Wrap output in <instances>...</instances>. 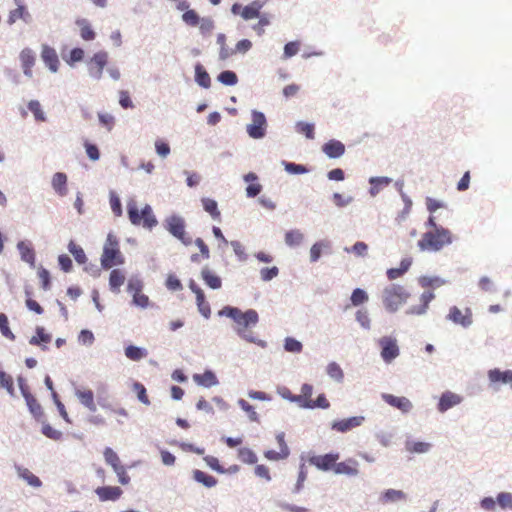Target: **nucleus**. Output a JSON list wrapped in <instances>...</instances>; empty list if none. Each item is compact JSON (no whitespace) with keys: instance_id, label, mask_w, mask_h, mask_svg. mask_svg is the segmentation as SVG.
<instances>
[{"instance_id":"obj_35","label":"nucleus","mask_w":512,"mask_h":512,"mask_svg":"<svg viewBox=\"0 0 512 512\" xmlns=\"http://www.w3.org/2000/svg\"><path fill=\"white\" fill-rule=\"evenodd\" d=\"M75 23L80 28V36L83 40L92 41L95 39L96 33L87 19L80 18L77 19Z\"/></svg>"},{"instance_id":"obj_3","label":"nucleus","mask_w":512,"mask_h":512,"mask_svg":"<svg viewBox=\"0 0 512 512\" xmlns=\"http://www.w3.org/2000/svg\"><path fill=\"white\" fill-rule=\"evenodd\" d=\"M410 293L399 284H391L383 289L382 301L385 309L390 313H395L407 302Z\"/></svg>"},{"instance_id":"obj_31","label":"nucleus","mask_w":512,"mask_h":512,"mask_svg":"<svg viewBox=\"0 0 512 512\" xmlns=\"http://www.w3.org/2000/svg\"><path fill=\"white\" fill-rule=\"evenodd\" d=\"M405 449L412 454H427L431 451L432 444L429 442L407 440L405 442Z\"/></svg>"},{"instance_id":"obj_10","label":"nucleus","mask_w":512,"mask_h":512,"mask_svg":"<svg viewBox=\"0 0 512 512\" xmlns=\"http://www.w3.org/2000/svg\"><path fill=\"white\" fill-rule=\"evenodd\" d=\"M107 62L108 53L106 51H99L95 53L88 62V72L90 77L95 80H100Z\"/></svg>"},{"instance_id":"obj_49","label":"nucleus","mask_w":512,"mask_h":512,"mask_svg":"<svg viewBox=\"0 0 512 512\" xmlns=\"http://www.w3.org/2000/svg\"><path fill=\"white\" fill-rule=\"evenodd\" d=\"M237 404L240 406V408L246 412L248 419L252 422H259V415L255 411L254 406H252L249 402L246 400L240 398L237 400Z\"/></svg>"},{"instance_id":"obj_36","label":"nucleus","mask_w":512,"mask_h":512,"mask_svg":"<svg viewBox=\"0 0 512 512\" xmlns=\"http://www.w3.org/2000/svg\"><path fill=\"white\" fill-rule=\"evenodd\" d=\"M193 479L206 488H213L217 485V479L201 470L195 469L192 472Z\"/></svg>"},{"instance_id":"obj_62","label":"nucleus","mask_w":512,"mask_h":512,"mask_svg":"<svg viewBox=\"0 0 512 512\" xmlns=\"http://www.w3.org/2000/svg\"><path fill=\"white\" fill-rule=\"evenodd\" d=\"M200 18L201 17L197 14V12L192 9L187 10L182 14L183 22L192 27L198 26Z\"/></svg>"},{"instance_id":"obj_5","label":"nucleus","mask_w":512,"mask_h":512,"mask_svg":"<svg viewBox=\"0 0 512 512\" xmlns=\"http://www.w3.org/2000/svg\"><path fill=\"white\" fill-rule=\"evenodd\" d=\"M100 260L103 269L124 264V257L119 250L117 238L111 233L107 236Z\"/></svg>"},{"instance_id":"obj_12","label":"nucleus","mask_w":512,"mask_h":512,"mask_svg":"<svg viewBox=\"0 0 512 512\" xmlns=\"http://www.w3.org/2000/svg\"><path fill=\"white\" fill-rule=\"evenodd\" d=\"M365 421L364 416H352L345 419L331 422V429L340 433H347L354 428L360 427Z\"/></svg>"},{"instance_id":"obj_2","label":"nucleus","mask_w":512,"mask_h":512,"mask_svg":"<svg viewBox=\"0 0 512 512\" xmlns=\"http://www.w3.org/2000/svg\"><path fill=\"white\" fill-rule=\"evenodd\" d=\"M453 242V236L448 228H437V231H427L418 241L422 251L438 252Z\"/></svg>"},{"instance_id":"obj_42","label":"nucleus","mask_w":512,"mask_h":512,"mask_svg":"<svg viewBox=\"0 0 512 512\" xmlns=\"http://www.w3.org/2000/svg\"><path fill=\"white\" fill-rule=\"evenodd\" d=\"M125 356L132 361H139L145 358L148 354L147 350L143 347L129 345L125 348Z\"/></svg>"},{"instance_id":"obj_14","label":"nucleus","mask_w":512,"mask_h":512,"mask_svg":"<svg viewBox=\"0 0 512 512\" xmlns=\"http://www.w3.org/2000/svg\"><path fill=\"white\" fill-rule=\"evenodd\" d=\"M463 401V397L451 392L445 391L441 394L437 405V410L440 413H445L449 409L459 405Z\"/></svg>"},{"instance_id":"obj_28","label":"nucleus","mask_w":512,"mask_h":512,"mask_svg":"<svg viewBox=\"0 0 512 512\" xmlns=\"http://www.w3.org/2000/svg\"><path fill=\"white\" fill-rule=\"evenodd\" d=\"M17 249L20 253V258L23 262L29 264L31 268H35V251L25 241H19L17 243Z\"/></svg>"},{"instance_id":"obj_55","label":"nucleus","mask_w":512,"mask_h":512,"mask_svg":"<svg viewBox=\"0 0 512 512\" xmlns=\"http://www.w3.org/2000/svg\"><path fill=\"white\" fill-rule=\"evenodd\" d=\"M284 349L290 353H300L303 349V345L293 337H286L284 340Z\"/></svg>"},{"instance_id":"obj_15","label":"nucleus","mask_w":512,"mask_h":512,"mask_svg":"<svg viewBox=\"0 0 512 512\" xmlns=\"http://www.w3.org/2000/svg\"><path fill=\"white\" fill-rule=\"evenodd\" d=\"M381 397L388 405L400 410L402 413H409L413 409L412 402L404 396L398 397L392 394L383 393Z\"/></svg>"},{"instance_id":"obj_34","label":"nucleus","mask_w":512,"mask_h":512,"mask_svg":"<svg viewBox=\"0 0 512 512\" xmlns=\"http://www.w3.org/2000/svg\"><path fill=\"white\" fill-rule=\"evenodd\" d=\"M304 241V234L299 229H292L285 233L284 242L290 248L300 246Z\"/></svg>"},{"instance_id":"obj_54","label":"nucleus","mask_w":512,"mask_h":512,"mask_svg":"<svg viewBox=\"0 0 512 512\" xmlns=\"http://www.w3.org/2000/svg\"><path fill=\"white\" fill-rule=\"evenodd\" d=\"M296 132L299 134H304L308 139H314V124L307 123L303 121H299L296 123Z\"/></svg>"},{"instance_id":"obj_6","label":"nucleus","mask_w":512,"mask_h":512,"mask_svg":"<svg viewBox=\"0 0 512 512\" xmlns=\"http://www.w3.org/2000/svg\"><path fill=\"white\" fill-rule=\"evenodd\" d=\"M163 227L177 240H179L183 245L189 246L192 244V238L189 236L186 231V222L185 219L178 214H172L166 217L163 221Z\"/></svg>"},{"instance_id":"obj_43","label":"nucleus","mask_w":512,"mask_h":512,"mask_svg":"<svg viewBox=\"0 0 512 512\" xmlns=\"http://www.w3.org/2000/svg\"><path fill=\"white\" fill-rule=\"evenodd\" d=\"M67 248L78 264H85L87 262V257L83 248L77 245L74 241L71 240L68 243Z\"/></svg>"},{"instance_id":"obj_58","label":"nucleus","mask_w":512,"mask_h":512,"mask_svg":"<svg viewBox=\"0 0 512 512\" xmlns=\"http://www.w3.org/2000/svg\"><path fill=\"white\" fill-rule=\"evenodd\" d=\"M199 30L203 36L209 35L215 28V22L210 17H202L199 22Z\"/></svg>"},{"instance_id":"obj_45","label":"nucleus","mask_w":512,"mask_h":512,"mask_svg":"<svg viewBox=\"0 0 512 512\" xmlns=\"http://www.w3.org/2000/svg\"><path fill=\"white\" fill-rule=\"evenodd\" d=\"M103 456L106 464L110 465L113 470L123 465L117 453L110 447L105 448Z\"/></svg>"},{"instance_id":"obj_51","label":"nucleus","mask_w":512,"mask_h":512,"mask_svg":"<svg viewBox=\"0 0 512 512\" xmlns=\"http://www.w3.org/2000/svg\"><path fill=\"white\" fill-rule=\"evenodd\" d=\"M203 209L211 215L213 219H216L220 216V212L218 210V204L215 200L210 198H202L201 200Z\"/></svg>"},{"instance_id":"obj_59","label":"nucleus","mask_w":512,"mask_h":512,"mask_svg":"<svg viewBox=\"0 0 512 512\" xmlns=\"http://www.w3.org/2000/svg\"><path fill=\"white\" fill-rule=\"evenodd\" d=\"M350 300L352 305L359 306L368 301V294L363 289L356 288L353 290Z\"/></svg>"},{"instance_id":"obj_19","label":"nucleus","mask_w":512,"mask_h":512,"mask_svg":"<svg viewBox=\"0 0 512 512\" xmlns=\"http://www.w3.org/2000/svg\"><path fill=\"white\" fill-rule=\"evenodd\" d=\"M323 153L330 159L340 158L345 153V145L335 139H331L322 146Z\"/></svg>"},{"instance_id":"obj_24","label":"nucleus","mask_w":512,"mask_h":512,"mask_svg":"<svg viewBox=\"0 0 512 512\" xmlns=\"http://www.w3.org/2000/svg\"><path fill=\"white\" fill-rule=\"evenodd\" d=\"M267 3V0H254L250 4L243 7L241 17L244 20H251L260 17V10Z\"/></svg>"},{"instance_id":"obj_64","label":"nucleus","mask_w":512,"mask_h":512,"mask_svg":"<svg viewBox=\"0 0 512 512\" xmlns=\"http://www.w3.org/2000/svg\"><path fill=\"white\" fill-rule=\"evenodd\" d=\"M143 289V282L142 280L137 277L133 276L129 279L128 285H127V291L133 295L141 292Z\"/></svg>"},{"instance_id":"obj_23","label":"nucleus","mask_w":512,"mask_h":512,"mask_svg":"<svg viewBox=\"0 0 512 512\" xmlns=\"http://www.w3.org/2000/svg\"><path fill=\"white\" fill-rule=\"evenodd\" d=\"M357 465L358 462L352 458L343 462H336L334 465V473L338 475L357 476L359 473Z\"/></svg>"},{"instance_id":"obj_38","label":"nucleus","mask_w":512,"mask_h":512,"mask_svg":"<svg viewBox=\"0 0 512 512\" xmlns=\"http://www.w3.org/2000/svg\"><path fill=\"white\" fill-rule=\"evenodd\" d=\"M406 498V493H404L402 490L396 489H387L381 495V501L383 503H397L400 501H405Z\"/></svg>"},{"instance_id":"obj_26","label":"nucleus","mask_w":512,"mask_h":512,"mask_svg":"<svg viewBox=\"0 0 512 512\" xmlns=\"http://www.w3.org/2000/svg\"><path fill=\"white\" fill-rule=\"evenodd\" d=\"M52 339V335L45 332V328L37 326L35 328V335L29 339V344L33 346H39L42 350H47L46 344Z\"/></svg>"},{"instance_id":"obj_13","label":"nucleus","mask_w":512,"mask_h":512,"mask_svg":"<svg viewBox=\"0 0 512 512\" xmlns=\"http://www.w3.org/2000/svg\"><path fill=\"white\" fill-rule=\"evenodd\" d=\"M332 253V242L328 239L316 241L309 250V261L316 263L322 255H330Z\"/></svg>"},{"instance_id":"obj_39","label":"nucleus","mask_w":512,"mask_h":512,"mask_svg":"<svg viewBox=\"0 0 512 512\" xmlns=\"http://www.w3.org/2000/svg\"><path fill=\"white\" fill-rule=\"evenodd\" d=\"M418 283L423 288H439L448 283V281L439 276H421Z\"/></svg>"},{"instance_id":"obj_27","label":"nucleus","mask_w":512,"mask_h":512,"mask_svg":"<svg viewBox=\"0 0 512 512\" xmlns=\"http://www.w3.org/2000/svg\"><path fill=\"white\" fill-rule=\"evenodd\" d=\"M14 468L18 477L26 481L28 485L34 488H39L42 486V481L40 478L34 475L29 469L20 465H15Z\"/></svg>"},{"instance_id":"obj_32","label":"nucleus","mask_w":512,"mask_h":512,"mask_svg":"<svg viewBox=\"0 0 512 512\" xmlns=\"http://www.w3.org/2000/svg\"><path fill=\"white\" fill-rule=\"evenodd\" d=\"M195 82L202 88L208 89L211 86V78L204 66L201 63H196L195 67Z\"/></svg>"},{"instance_id":"obj_37","label":"nucleus","mask_w":512,"mask_h":512,"mask_svg":"<svg viewBox=\"0 0 512 512\" xmlns=\"http://www.w3.org/2000/svg\"><path fill=\"white\" fill-rule=\"evenodd\" d=\"M125 282V275L120 269H113L109 276V287L114 293L120 292V287Z\"/></svg>"},{"instance_id":"obj_33","label":"nucleus","mask_w":512,"mask_h":512,"mask_svg":"<svg viewBox=\"0 0 512 512\" xmlns=\"http://www.w3.org/2000/svg\"><path fill=\"white\" fill-rule=\"evenodd\" d=\"M18 19L23 20L25 23H29L31 20V15L27 10L26 6L17 7L14 10L9 12L7 23L9 25H13Z\"/></svg>"},{"instance_id":"obj_63","label":"nucleus","mask_w":512,"mask_h":512,"mask_svg":"<svg viewBox=\"0 0 512 512\" xmlns=\"http://www.w3.org/2000/svg\"><path fill=\"white\" fill-rule=\"evenodd\" d=\"M279 274V268L277 266L264 267L260 269V278L264 282H269Z\"/></svg>"},{"instance_id":"obj_1","label":"nucleus","mask_w":512,"mask_h":512,"mask_svg":"<svg viewBox=\"0 0 512 512\" xmlns=\"http://www.w3.org/2000/svg\"><path fill=\"white\" fill-rule=\"evenodd\" d=\"M218 316L232 319L235 323L233 330L241 339L254 343L261 348H266L267 342L258 339L252 331L248 330L249 327L256 326L259 321V315L256 310L248 309L243 312L238 307L227 305L218 311Z\"/></svg>"},{"instance_id":"obj_16","label":"nucleus","mask_w":512,"mask_h":512,"mask_svg":"<svg viewBox=\"0 0 512 512\" xmlns=\"http://www.w3.org/2000/svg\"><path fill=\"white\" fill-rule=\"evenodd\" d=\"M41 59L52 73L58 71L59 58L54 48L46 44L42 45Z\"/></svg>"},{"instance_id":"obj_25","label":"nucleus","mask_w":512,"mask_h":512,"mask_svg":"<svg viewBox=\"0 0 512 512\" xmlns=\"http://www.w3.org/2000/svg\"><path fill=\"white\" fill-rule=\"evenodd\" d=\"M193 380L197 385L205 388H211L219 384V380L212 370H205L203 374H194Z\"/></svg>"},{"instance_id":"obj_9","label":"nucleus","mask_w":512,"mask_h":512,"mask_svg":"<svg viewBox=\"0 0 512 512\" xmlns=\"http://www.w3.org/2000/svg\"><path fill=\"white\" fill-rule=\"evenodd\" d=\"M380 347V356L386 364L392 363L400 354L397 339L392 336H383L377 340Z\"/></svg>"},{"instance_id":"obj_50","label":"nucleus","mask_w":512,"mask_h":512,"mask_svg":"<svg viewBox=\"0 0 512 512\" xmlns=\"http://www.w3.org/2000/svg\"><path fill=\"white\" fill-rule=\"evenodd\" d=\"M496 503L502 510H512V493L500 492L496 496Z\"/></svg>"},{"instance_id":"obj_57","label":"nucleus","mask_w":512,"mask_h":512,"mask_svg":"<svg viewBox=\"0 0 512 512\" xmlns=\"http://www.w3.org/2000/svg\"><path fill=\"white\" fill-rule=\"evenodd\" d=\"M305 409H314V408H321V409H328L330 407V403L327 400L325 394H320L317 396V398L310 403H306Z\"/></svg>"},{"instance_id":"obj_7","label":"nucleus","mask_w":512,"mask_h":512,"mask_svg":"<svg viewBox=\"0 0 512 512\" xmlns=\"http://www.w3.org/2000/svg\"><path fill=\"white\" fill-rule=\"evenodd\" d=\"M267 119L263 112L253 109L251 111V122L246 126L248 136L255 140L263 139L267 133Z\"/></svg>"},{"instance_id":"obj_21","label":"nucleus","mask_w":512,"mask_h":512,"mask_svg":"<svg viewBox=\"0 0 512 512\" xmlns=\"http://www.w3.org/2000/svg\"><path fill=\"white\" fill-rule=\"evenodd\" d=\"M200 274L201 279L210 289L218 290L222 287V279L208 265L201 269Z\"/></svg>"},{"instance_id":"obj_44","label":"nucleus","mask_w":512,"mask_h":512,"mask_svg":"<svg viewBox=\"0 0 512 512\" xmlns=\"http://www.w3.org/2000/svg\"><path fill=\"white\" fill-rule=\"evenodd\" d=\"M326 372L327 375L337 383L343 382L344 372L338 363L330 362L326 367Z\"/></svg>"},{"instance_id":"obj_40","label":"nucleus","mask_w":512,"mask_h":512,"mask_svg":"<svg viewBox=\"0 0 512 512\" xmlns=\"http://www.w3.org/2000/svg\"><path fill=\"white\" fill-rule=\"evenodd\" d=\"M412 264V259L411 258H404L402 259L401 263H400V267L398 268H390L387 270V277L390 279V280H394L400 276H402L404 273H406L410 266Z\"/></svg>"},{"instance_id":"obj_11","label":"nucleus","mask_w":512,"mask_h":512,"mask_svg":"<svg viewBox=\"0 0 512 512\" xmlns=\"http://www.w3.org/2000/svg\"><path fill=\"white\" fill-rule=\"evenodd\" d=\"M340 458L339 453H327L325 455H313L309 458V463L321 471L334 470V465Z\"/></svg>"},{"instance_id":"obj_30","label":"nucleus","mask_w":512,"mask_h":512,"mask_svg":"<svg viewBox=\"0 0 512 512\" xmlns=\"http://www.w3.org/2000/svg\"><path fill=\"white\" fill-rule=\"evenodd\" d=\"M368 182L371 185L369 194L375 197L379 194L382 187L388 186L392 182V178L387 176H372L369 178Z\"/></svg>"},{"instance_id":"obj_46","label":"nucleus","mask_w":512,"mask_h":512,"mask_svg":"<svg viewBox=\"0 0 512 512\" xmlns=\"http://www.w3.org/2000/svg\"><path fill=\"white\" fill-rule=\"evenodd\" d=\"M284 170L292 175L306 174L309 169L303 164H297L295 162L282 161Z\"/></svg>"},{"instance_id":"obj_4","label":"nucleus","mask_w":512,"mask_h":512,"mask_svg":"<svg viewBox=\"0 0 512 512\" xmlns=\"http://www.w3.org/2000/svg\"><path fill=\"white\" fill-rule=\"evenodd\" d=\"M127 214L130 222L136 226L142 223L144 228L151 230L158 224V221L153 214L152 207L148 204H146L142 208L141 212H139L135 201L131 200L127 204Z\"/></svg>"},{"instance_id":"obj_8","label":"nucleus","mask_w":512,"mask_h":512,"mask_svg":"<svg viewBox=\"0 0 512 512\" xmlns=\"http://www.w3.org/2000/svg\"><path fill=\"white\" fill-rule=\"evenodd\" d=\"M488 387L493 392H499L502 385L512 389V370L492 368L487 371Z\"/></svg>"},{"instance_id":"obj_17","label":"nucleus","mask_w":512,"mask_h":512,"mask_svg":"<svg viewBox=\"0 0 512 512\" xmlns=\"http://www.w3.org/2000/svg\"><path fill=\"white\" fill-rule=\"evenodd\" d=\"M447 319L464 328L470 327L473 322L470 309H466V315H463L461 310L456 306L450 308Z\"/></svg>"},{"instance_id":"obj_18","label":"nucleus","mask_w":512,"mask_h":512,"mask_svg":"<svg viewBox=\"0 0 512 512\" xmlns=\"http://www.w3.org/2000/svg\"><path fill=\"white\" fill-rule=\"evenodd\" d=\"M435 298V294L431 291H425L420 296L421 304L418 306H411L406 310L407 315H424L426 314L429 303Z\"/></svg>"},{"instance_id":"obj_48","label":"nucleus","mask_w":512,"mask_h":512,"mask_svg":"<svg viewBox=\"0 0 512 512\" xmlns=\"http://www.w3.org/2000/svg\"><path fill=\"white\" fill-rule=\"evenodd\" d=\"M217 80L226 86H234L238 82V77L235 72L231 70H224L217 76Z\"/></svg>"},{"instance_id":"obj_61","label":"nucleus","mask_w":512,"mask_h":512,"mask_svg":"<svg viewBox=\"0 0 512 512\" xmlns=\"http://www.w3.org/2000/svg\"><path fill=\"white\" fill-rule=\"evenodd\" d=\"M22 67H33L35 64V55L29 48H25L20 53Z\"/></svg>"},{"instance_id":"obj_29","label":"nucleus","mask_w":512,"mask_h":512,"mask_svg":"<svg viewBox=\"0 0 512 512\" xmlns=\"http://www.w3.org/2000/svg\"><path fill=\"white\" fill-rule=\"evenodd\" d=\"M75 396L78 398V400L80 401V403L86 407L89 411L91 412H95L97 407H96V404L94 402V393L92 390L90 389H87V390H81V389H76L75 390Z\"/></svg>"},{"instance_id":"obj_47","label":"nucleus","mask_w":512,"mask_h":512,"mask_svg":"<svg viewBox=\"0 0 512 512\" xmlns=\"http://www.w3.org/2000/svg\"><path fill=\"white\" fill-rule=\"evenodd\" d=\"M368 245L365 242L358 241L351 247H345L344 251L353 253L357 257L365 258L368 255Z\"/></svg>"},{"instance_id":"obj_41","label":"nucleus","mask_w":512,"mask_h":512,"mask_svg":"<svg viewBox=\"0 0 512 512\" xmlns=\"http://www.w3.org/2000/svg\"><path fill=\"white\" fill-rule=\"evenodd\" d=\"M24 399L30 413L39 421L43 415V410L37 399L31 393L29 395H25Z\"/></svg>"},{"instance_id":"obj_60","label":"nucleus","mask_w":512,"mask_h":512,"mask_svg":"<svg viewBox=\"0 0 512 512\" xmlns=\"http://www.w3.org/2000/svg\"><path fill=\"white\" fill-rule=\"evenodd\" d=\"M332 199H333L335 206L338 208H344V207L350 205L354 200L353 196H351V195L345 196L338 192L333 193Z\"/></svg>"},{"instance_id":"obj_53","label":"nucleus","mask_w":512,"mask_h":512,"mask_svg":"<svg viewBox=\"0 0 512 512\" xmlns=\"http://www.w3.org/2000/svg\"><path fill=\"white\" fill-rule=\"evenodd\" d=\"M402 201L404 203V207L396 218L398 223H401L407 219L413 205L411 198L407 194H402Z\"/></svg>"},{"instance_id":"obj_22","label":"nucleus","mask_w":512,"mask_h":512,"mask_svg":"<svg viewBox=\"0 0 512 512\" xmlns=\"http://www.w3.org/2000/svg\"><path fill=\"white\" fill-rule=\"evenodd\" d=\"M95 493L101 501L105 502L118 500L123 491L120 487L117 486H102L96 488Z\"/></svg>"},{"instance_id":"obj_52","label":"nucleus","mask_w":512,"mask_h":512,"mask_svg":"<svg viewBox=\"0 0 512 512\" xmlns=\"http://www.w3.org/2000/svg\"><path fill=\"white\" fill-rule=\"evenodd\" d=\"M238 457L243 463L246 464H255L258 461V457L255 452L246 447L240 448L238 450Z\"/></svg>"},{"instance_id":"obj_20","label":"nucleus","mask_w":512,"mask_h":512,"mask_svg":"<svg viewBox=\"0 0 512 512\" xmlns=\"http://www.w3.org/2000/svg\"><path fill=\"white\" fill-rule=\"evenodd\" d=\"M68 177L64 172H56L51 179V186L54 192L60 196L65 197L68 194Z\"/></svg>"},{"instance_id":"obj_56","label":"nucleus","mask_w":512,"mask_h":512,"mask_svg":"<svg viewBox=\"0 0 512 512\" xmlns=\"http://www.w3.org/2000/svg\"><path fill=\"white\" fill-rule=\"evenodd\" d=\"M28 109L33 113L35 119L37 121H45L46 116L44 111L41 108L40 102L38 100H30L28 102Z\"/></svg>"}]
</instances>
